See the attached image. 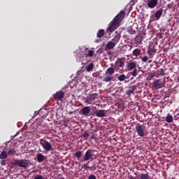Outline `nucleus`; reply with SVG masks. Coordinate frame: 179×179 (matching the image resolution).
<instances>
[{
  "label": "nucleus",
  "mask_w": 179,
  "mask_h": 179,
  "mask_svg": "<svg viewBox=\"0 0 179 179\" xmlns=\"http://www.w3.org/2000/svg\"><path fill=\"white\" fill-rule=\"evenodd\" d=\"M124 17H125V12L124 10H121L110 22L109 27L106 29V33H113L117 30V28L121 26V22Z\"/></svg>",
  "instance_id": "f257e3e1"
},
{
  "label": "nucleus",
  "mask_w": 179,
  "mask_h": 179,
  "mask_svg": "<svg viewBox=\"0 0 179 179\" xmlns=\"http://www.w3.org/2000/svg\"><path fill=\"white\" fill-rule=\"evenodd\" d=\"M96 150L92 149H88L85 154L84 155V157L83 158L82 155L83 153L82 151H77L73 154L74 157H76L79 162H81V163H83V162H87V160H93L94 159H96L97 157L96 155H94V152Z\"/></svg>",
  "instance_id": "f03ea898"
},
{
  "label": "nucleus",
  "mask_w": 179,
  "mask_h": 179,
  "mask_svg": "<svg viewBox=\"0 0 179 179\" xmlns=\"http://www.w3.org/2000/svg\"><path fill=\"white\" fill-rule=\"evenodd\" d=\"M135 132L138 134V136L143 138L146 135V127L143 124L138 123L135 127Z\"/></svg>",
  "instance_id": "7ed1b4c3"
},
{
  "label": "nucleus",
  "mask_w": 179,
  "mask_h": 179,
  "mask_svg": "<svg viewBox=\"0 0 179 179\" xmlns=\"http://www.w3.org/2000/svg\"><path fill=\"white\" fill-rule=\"evenodd\" d=\"M15 163L18 167H22V169H27L30 166V161L29 159H15Z\"/></svg>",
  "instance_id": "20e7f679"
},
{
  "label": "nucleus",
  "mask_w": 179,
  "mask_h": 179,
  "mask_svg": "<svg viewBox=\"0 0 179 179\" xmlns=\"http://www.w3.org/2000/svg\"><path fill=\"white\" fill-rule=\"evenodd\" d=\"M80 114L83 115V117H92L94 115V113H92V109H90V106H85L83 107L80 111Z\"/></svg>",
  "instance_id": "39448f33"
},
{
  "label": "nucleus",
  "mask_w": 179,
  "mask_h": 179,
  "mask_svg": "<svg viewBox=\"0 0 179 179\" xmlns=\"http://www.w3.org/2000/svg\"><path fill=\"white\" fill-rule=\"evenodd\" d=\"M40 145H41L42 148L45 150V152H50L51 150V143L48 142L47 140L43 138L40 139Z\"/></svg>",
  "instance_id": "423d86ee"
},
{
  "label": "nucleus",
  "mask_w": 179,
  "mask_h": 179,
  "mask_svg": "<svg viewBox=\"0 0 179 179\" xmlns=\"http://www.w3.org/2000/svg\"><path fill=\"white\" fill-rule=\"evenodd\" d=\"M148 54L150 58H153L155 54H156V48H155V45L153 43H150L148 48Z\"/></svg>",
  "instance_id": "0eeeda50"
},
{
  "label": "nucleus",
  "mask_w": 179,
  "mask_h": 179,
  "mask_svg": "<svg viewBox=\"0 0 179 179\" xmlns=\"http://www.w3.org/2000/svg\"><path fill=\"white\" fill-rule=\"evenodd\" d=\"M53 97L55 100H57V101H62V99L65 97V92L62 91H57L53 94Z\"/></svg>",
  "instance_id": "6e6552de"
},
{
  "label": "nucleus",
  "mask_w": 179,
  "mask_h": 179,
  "mask_svg": "<svg viewBox=\"0 0 179 179\" xmlns=\"http://www.w3.org/2000/svg\"><path fill=\"white\" fill-rule=\"evenodd\" d=\"M159 3V0H148L147 1V6L150 8V9H153L157 6Z\"/></svg>",
  "instance_id": "1a4fd4ad"
},
{
  "label": "nucleus",
  "mask_w": 179,
  "mask_h": 179,
  "mask_svg": "<svg viewBox=\"0 0 179 179\" xmlns=\"http://www.w3.org/2000/svg\"><path fill=\"white\" fill-rule=\"evenodd\" d=\"M124 65H125V62H124V60L119 59L115 63V71H118V69H120V68H124Z\"/></svg>",
  "instance_id": "9d476101"
},
{
  "label": "nucleus",
  "mask_w": 179,
  "mask_h": 179,
  "mask_svg": "<svg viewBox=\"0 0 179 179\" xmlns=\"http://www.w3.org/2000/svg\"><path fill=\"white\" fill-rule=\"evenodd\" d=\"M96 117L98 118H102L103 117H106V110H98L95 111Z\"/></svg>",
  "instance_id": "9b49d317"
},
{
  "label": "nucleus",
  "mask_w": 179,
  "mask_h": 179,
  "mask_svg": "<svg viewBox=\"0 0 179 179\" xmlns=\"http://www.w3.org/2000/svg\"><path fill=\"white\" fill-rule=\"evenodd\" d=\"M152 86H153V87H155V89L162 88V80L158 79V80L154 81L152 83Z\"/></svg>",
  "instance_id": "f8f14e48"
},
{
  "label": "nucleus",
  "mask_w": 179,
  "mask_h": 179,
  "mask_svg": "<svg viewBox=\"0 0 179 179\" xmlns=\"http://www.w3.org/2000/svg\"><path fill=\"white\" fill-rule=\"evenodd\" d=\"M136 87H137L136 85L129 87V89L126 92V94L127 96H131L132 94V93H134V92H135L136 90Z\"/></svg>",
  "instance_id": "ddd939ff"
},
{
  "label": "nucleus",
  "mask_w": 179,
  "mask_h": 179,
  "mask_svg": "<svg viewBox=\"0 0 179 179\" xmlns=\"http://www.w3.org/2000/svg\"><path fill=\"white\" fill-rule=\"evenodd\" d=\"M136 68V62H130L127 63V69L128 71H132V69H135Z\"/></svg>",
  "instance_id": "4468645a"
},
{
  "label": "nucleus",
  "mask_w": 179,
  "mask_h": 179,
  "mask_svg": "<svg viewBox=\"0 0 179 179\" xmlns=\"http://www.w3.org/2000/svg\"><path fill=\"white\" fill-rule=\"evenodd\" d=\"M154 15L157 20H160V17H162V15H163V9L161 8L159 10H157Z\"/></svg>",
  "instance_id": "2eb2a0df"
},
{
  "label": "nucleus",
  "mask_w": 179,
  "mask_h": 179,
  "mask_svg": "<svg viewBox=\"0 0 179 179\" xmlns=\"http://www.w3.org/2000/svg\"><path fill=\"white\" fill-rule=\"evenodd\" d=\"M36 159L38 163H43V161L45 160V157L43 154L38 153L36 156Z\"/></svg>",
  "instance_id": "dca6fc26"
},
{
  "label": "nucleus",
  "mask_w": 179,
  "mask_h": 179,
  "mask_svg": "<svg viewBox=\"0 0 179 179\" xmlns=\"http://www.w3.org/2000/svg\"><path fill=\"white\" fill-rule=\"evenodd\" d=\"M104 34H106V31L104 29H99L96 34V37L98 38H101L104 37Z\"/></svg>",
  "instance_id": "f3484780"
},
{
  "label": "nucleus",
  "mask_w": 179,
  "mask_h": 179,
  "mask_svg": "<svg viewBox=\"0 0 179 179\" xmlns=\"http://www.w3.org/2000/svg\"><path fill=\"white\" fill-rule=\"evenodd\" d=\"M94 68V64L93 63H90V64L87 65L85 69L87 72H92Z\"/></svg>",
  "instance_id": "a211bd4d"
},
{
  "label": "nucleus",
  "mask_w": 179,
  "mask_h": 179,
  "mask_svg": "<svg viewBox=\"0 0 179 179\" xmlns=\"http://www.w3.org/2000/svg\"><path fill=\"white\" fill-rule=\"evenodd\" d=\"M84 169L85 170H90V171H92V170H96V164H94L92 166H89V165L85 164Z\"/></svg>",
  "instance_id": "6ab92c4d"
},
{
  "label": "nucleus",
  "mask_w": 179,
  "mask_h": 179,
  "mask_svg": "<svg viewBox=\"0 0 179 179\" xmlns=\"http://www.w3.org/2000/svg\"><path fill=\"white\" fill-rule=\"evenodd\" d=\"M8 157V152L6 151H2L0 153V159L1 160H5Z\"/></svg>",
  "instance_id": "aec40b11"
},
{
  "label": "nucleus",
  "mask_w": 179,
  "mask_h": 179,
  "mask_svg": "<svg viewBox=\"0 0 179 179\" xmlns=\"http://www.w3.org/2000/svg\"><path fill=\"white\" fill-rule=\"evenodd\" d=\"M121 38V35H116L113 39L112 41H113V43L115 44H118V43H120V40Z\"/></svg>",
  "instance_id": "412c9836"
},
{
  "label": "nucleus",
  "mask_w": 179,
  "mask_h": 179,
  "mask_svg": "<svg viewBox=\"0 0 179 179\" xmlns=\"http://www.w3.org/2000/svg\"><path fill=\"white\" fill-rule=\"evenodd\" d=\"M106 72L107 73H108V75H114V73L115 72V69L113 67H109L107 69Z\"/></svg>",
  "instance_id": "4be33fe9"
},
{
  "label": "nucleus",
  "mask_w": 179,
  "mask_h": 179,
  "mask_svg": "<svg viewBox=\"0 0 179 179\" xmlns=\"http://www.w3.org/2000/svg\"><path fill=\"white\" fill-rule=\"evenodd\" d=\"M107 48H108V50H112V48H114V47H115V43L111 41H109L107 45H106Z\"/></svg>",
  "instance_id": "5701e85b"
},
{
  "label": "nucleus",
  "mask_w": 179,
  "mask_h": 179,
  "mask_svg": "<svg viewBox=\"0 0 179 179\" xmlns=\"http://www.w3.org/2000/svg\"><path fill=\"white\" fill-rule=\"evenodd\" d=\"M138 179H150V176L148 173H142Z\"/></svg>",
  "instance_id": "b1692460"
},
{
  "label": "nucleus",
  "mask_w": 179,
  "mask_h": 179,
  "mask_svg": "<svg viewBox=\"0 0 179 179\" xmlns=\"http://www.w3.org/2000/svg\"><path fill=\"white\" fill-rule=\"evenodd\" d=\"M113 78L111 76H106L103 78V82H111L113 80Z\"/></svg>",
  "instance_id": "393cba45"
},
{
  "label": "nucleus",
  "mask_w": 179,
  "mask_h": 179,
  "mask_svg": "<svg viewBox=\"0 0 179 179\" xmlns=\"http://www.w3.org/2000/svg\"><path fill=\"white\" fill-rule=\"evenodd\" d=\"M141 49H135L134 51H133V55H135V57H139V55H141Z\"/></svg>",
  "instance_id": "a878e982"
},
{
  "label": "nucleus",
  "mask_w": 179,
  "mask_h": 179,
  "mask_svg": "<svg viewBox=\"0 0 179 179\" xmlns=\"http://www.w3.org/2000/svg\"><path fill=\"white\" fill-rule=\"evenodd\" d=\"M125 79H127V76H124V74H121L119 76H117V80L120 82H124V80H125Z\"/></svg>",
  "instance_id": "bb28decb"
},
{
  "label": "nucleus",
  "mask_w": 179,
  "mask_h": 179,
  "mask_svg": "<svg viewBox=\"0 0 179 179\" xmlns=\"http://www.w3.org/2000/svg\"><path fill=\"white\" fill-rule=\"evenodd\" d=\"M157 20H157V18H156V17H155V15H151L150 16V20H149V23H152V22H157Z\"/></svg>",
  "instance_id": "cd10ccee"
},
{
  "label": "nucleus",
  "mask_w": 179,
  "mask_h": 179,
  "mask_svg": "<svg viewBox=\"0 0 179 179\" xmlns=\"http://www.w3.org/2000/svg\"><path fill=\"white\" fill-rule=\"evenodd\" d=\"M7 154L10 156H13V155H16V150H15V148H11L8 150Z\"/></svg>",
  "instance_id": "c85d7f7f"
},
{
  "label": "nucleus",
  "mask_w": 179,
  "mask_h": 179,
  "mask_svg": "<svg viewBox=\"0 0 179 179\" xmlns=\"http://www.w3.org/2000/svg\"><path fill=\"white\" fill-rule=\"evenodd\" d=\"M134 71H131L130 73L131 75H132V76L134 77H136L138 73H139V71H138V69L136 68V69H133Z\"/></svg>",
  "instance_id": "c756f323"
},
{
  "label": "nucleus",
  "mask_w": 179,
  "mask_h": 179,
  "mask_svg": "<svg viewBox=\"0 0 179 179\" xmlns=\"http://www.w3.org/2000/svg\"><path fill=\"white\" fill-rule=\"evenodd\" d=\"M166 122H173V117L171 115L168 114L166 117Z\"/></svg>",
  "instance_id": "7c9ffc66"
},
{
  "label": "nucleus",
  "mask_w": 179,
  "mask_h": 179,
  "mask_svg": "<svg viewBox=\"0 0 179 179\" xmlns=\"http://www.w3.org/2000/svg\"><path fill=\"white\" fill-rule=\"evenodd\" d=\"M83 137L84 138V139H86L87 141V139L90 138V134H89V132L85 131L83 134Z\"/></svg>",
  "instance_id": "2f4dec72"
},
{
  "label": "nucleus",
  "mask_w": 179,
  "mask_h": 179,
  "mask_svg": "<svg viewBox=\"0 0 179 179\" xmlns=\"http://www.w3.org/2000/svg\"><path fill=\"white\" fill-rule=\"evenodd\" d=\"M148 59H149V57L147 56H144L143 57H141L142 62H148Z\"/></svg>",
  "instance_id": "473e14b6"
},
{
  "label": "nucleus",
  "mask_w": 179,
  "mask_h": 179,
  "mask_svg": "<svg viewBox=\"0 0 179 179\" xmlns=\"http://www.w3.org/2000/svg\"><path fill=\"white\" fill-rule=\"evenodd\" d=\"M93 55H94V51L89 50L88 51V57H93Z\"/></svg>",
  "instance_id": "72a5a7b5"
},
{
  "label": "nucleus",
  "mask_w": 179,
  "mask_h": 179,
  "mask_svg": "<svg viewBox=\"0 0 179 179\" xmlns=\"http://www.w3.org/2000/svg\"><path fill=\"white\" fill-rule=\"evenodd\" d=\"M96 96H97V94H91L90 95V99H92V100H94V99H96Z\"/></svg>",
  "instance_id": "f704fd0d"
},
{
  "label": "nucleus",
  "mask_w": 179,
  "mask_h": 179,
  "mask_svg": "<svg viewBox=\"0 0 179 179\" xmlns=\"http://www.w3.org/2000/svg\"><path fill=\"white\" fill-rule=\"evenodd\" d=\"M88 179H97V178H96V176H94V175H90V176H89Z\"/></svg>",
  "instance_id": "c9c22d12"
},
{
  "label": "nucleus",
  "mask_w": 179,
  "mask_h": 179,
  "mask_svg": "<svg viewBox=\"0 0 179 179\" xmlns=\"http://www.w3.org/2000/svg\"><path fill=\"white\" fill-rule=\"evenodd\" d=\"M96 134H92L91 136V139H96Z\"/></svg>",
  "instance_id": "e433bc0d"
},
{
  "label": "nucleus",
  "mask_w": 179,
  "mask_h": 179,
  "mask_svg": "<svg viewBox=\"0 0 179 179\" xmlns=\"http://www.w3.org/2000/svg\"><path fill=\"white\" fill-rule=\"evenodd\" d=\"M160 75H164V70H163V69H161Z\"/></svg>",
  "instance_id": "4c0bfd02"
},
{
  "label": "nucleus",
  "mask_w": 179,
  "mask_h": 179,
  "mask_svg": "<svg viewBox=\"0 0 179 179\" xmlns=\"http://www.w3.org/2000/svg\"><path fill=\"white\" fill-rule=\"evenodd\" d=\"M40 113H41V110L35 111V115H38V114H40Z\"/></svg>",
  "instance_id": "58836bf2"
},
{
  "label": "nucleus",
  "mask_w": 179,
  "mask_h": 179,
  "mask_svg": "<svg viewBox=\"0 0 179 179\" xmlns=\"http://www.w3.org/2000/svg\"><path fill=\"white\" fill-rule=\"evenodd\" d=\"M40 125L43 126V121L39 122V125L38 126V128H41L40 127Z\"/></svg>",
  "instance_id": "ea45409f"
},
{
  "label": "nucleus",
  "mask_w": 179,
  "mask_h": 179,
  "mask_svg": "<svg viewBox=\"0 0 179 179\" xmlns=\"http://www.w3.org/2000/svg\"><path fill=\"white\" fill-rule=\"evenodd\" d=\"M168 8H169V9H171V8H173V4H169V5H168Z\"/></svg>",
  "instance_id": "a19ab883"
},
{
  "label": "nucleus",
  "mask_w": 179,
  "mask_h": 179,
  "mask_svg": "<svg viewBox=\"0 0 179 179\" xmlns=\"http://www.w3.org/2000/svg\"><path fill=\"white\" fill-rule=\"evenodd\" d=\"M5 160H3L2 162H1V164H2V166H5Z\"/></svg>",
  "instance_id": "79ce46f5"
},
{
  "label": "nucleus",
  "mask_w": 179,
  "mask_h": 179,
  "mask_svg": "<svg viewBox=\"0 0 179 179\" xmlns=\"http://www.w3.org/2000/svg\"><path fill=\"white\" fill-rule=\"evenodd\" d=\"M174 119H175L176 120H178V116H177V115H176V116H175V117H174Z\"/></svg>",
  "instance_id": "37998d69"
},
{
  "label": "nucleus",
  "mask_w": 179,
  "mask_h": 179,
  "mask_svg": "<svg viewBox=\"0 0 179 179\" xmlns=\"http://www.w3.org/2000/svg\"><path fill=\"white\" fill-rule=\"evenodd\" d=\"M8 143H9V141L6 142V145H8Z\"/></svg>",
  "instance_id": "c03bdc74"
},
{
  "label": "nucleus",
  "mask_w": 179,
  "mask_h": 179,
  "mask_svg": "<svg viewBox=\"0 0 179 179\" xmlns=\"http://www.w3.org/2000/svg\"><path fill=\"white\" fill-rule=\"evenodd\" d=\"M176 116H178H178H179V113H177V114H176Z\"/></svg>",
  "instance_id": "a18cd8bd"
},
{
  "label": "nucleus",
  "mask_w": 179,
  "mask_h": 179,
  "mask_svg": "<svg viewBox=\"0 0 179 179\" xmlns=\"http://www.w3.org/2000/svg\"><path fill=\"white\" fill-rule=\"evenodd\" d=\"M178 83H179V77L178 78Z\"/></svg>",
  "instance_id": "49530a36"
},
{
  "label": "nucleus",
  "mask_w": 179,
  "mask_h": 179,
  "mask_svg": "<svg viewBox=\"0 0 179 179\" xmlns=\"http://www.w3.org/2000/svg\"><path fill=\"white\" fill-rule=\"evenodd\" d=\"M149 62H152L151 61H149Z\"/></svg>",
  "instance_id": "de8ad7c7"
}]
</instances>
